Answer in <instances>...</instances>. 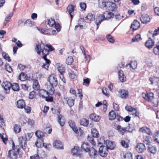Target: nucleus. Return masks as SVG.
Listing matches in <instances>:
<instances>
[{
    "label": "nucleus",
    "instance_id": "nucleus-1",
    "mask_svg": "<svg viewBox=\"0 0 159 159\" xmlns=\"http://www.w3.org/2000/svg\"><path fill=\"white\" fill-rule=\"evenodd\" d=\"M45 45L43 43L38 44L36 45V49L38 54L40 55L41 52L43 55V58L45 61V64L42 66L43 68L48 70L50 61L46 58L48 54V51L45 48Z\"/></svg>",
    "mask_w": 159,
    "mask_h": 159
},
{
    "label": "nucleus",
    "instance_id": "nucleus-2",
    "mask_svg": "<svg viewBox=\"0 0 159 159\" xmlns=\"http://www.w3.org/2000/svg\"><path fill=\"white\" fill-rule=\"evenodd\" d=\"M33 134L34 133L32 132L28 133L25 134V138L21 137L19 138L20 146L24 151H25L27 148H28L27 146L26 140H30L32 138Z\"/></svg>",
    "mask_w": 159,
    "mask_h": 159
},
{
    "label": "nucleus",
    "instance_id": "nucleus-3",
    "mask_svg": "<svg viewBox=\"0 0 159 159\" xmlns=\"http://www.w3.org/2000/svg\"><path fill=\"white\" fill-rule=\"evenodd\" d=\"M143 98L146 101L151 102L153 104L154 107H157L158 105V101L157 98H154V94L152 92L143 93L142 94Z\"/></svg>",
    "mask_w": 159,
    "mask_h": 159
},
{
    "label": "nucleus",
    "instance_id": "nucleus-4",
    "mask_svg": "<svg viewBox=\"0 0 159 159\" xmlns=\"http://www.w3.org/2000/svg\"><path fill=\"white\" fill-rule=\"evenodd\" d=\"M48 80L51 86V87L48 89V90L50 94H52L54 93L53 87L56 86L58 84L56 76L54 74H52L49 76Z\"/></svg>",
    "mask_w": 159,
    "mask_h": 159
},
{
    "label": "nucleus",
    "instance_id": "nucleus-5",
    "mask_svg": "<svg viewBox=\"0 0 159 159\" xmlns=\"http://www.w3.org/2000/svg\"><path fill=\"white\" fill-rule=\"evenodd\" d=\"M100 140L102 141V142H99L98 143V146H100V148L99 149V152L100 155L102 157H105L107 156L108 152V149L107 147L105 146H102V142H105L103 138H101Z\"/></svg>",
    "mask_w": 159,
    "mask_h": 159
},
{
    "label": "nucleus",
    "instance_id": "nucleus-6",
    "mask_svg": "<svg viewBox=\"0 0 159 159\" xmlns=\"http://www.w3.org/2000/svg\"><path fill=\"white\" fill-rule=\"evenodd\" d=\"M13 144L12 149L8 151V157L11 159H17L20 149L19 148L16 149L15 146H14V143H13Z\"/></svg>",
    "mask_w": 159,
    "mask_h": 159
},
{
    "label": "nucleus",
    "instance_id": "nucleus-7",
    "mask_svg": "<svg viewBox=\"0 0 159 159\" xmlns=\"http://www.w3.org/2000/svg\"><path fill=\"white\" fill-rule=\"evenodd\" d=\"M71 152L73 156L81 157L82 155L79 147L75 146L71 150Z\"/></svg>",
    "mask_w": 159,
    "mask_h": 159
},
{
    "label": "nucleus",
    "instance_id": "nucleus-8",
    "mask_svg": "<svg viewBox=\"0 0 159 159\" xmlns=\"http://www.w3.org/2000/svg\"><path fill=\"white\" fill-rule=\"evenodd\" d=\"M67 9L71 19H72L73 16V14H74V11L76 10L75 6L71 4H70L68 5Z\"/></svg>",
    "mask_w": 159,
    "mask_h": 159
},
{
    "label": "nucleus",
    "instance_id": "nucleus-9",
    "mask_svg": "<svg viewBox=\"0 0 159 159\" xmlns=\"http://www.w3.org/2000/svg\"><path fill=\"white\" fill-rule=\"evenodd\" d=\"M35 145L38 148H41L42 147L44 146L45 148H48V147L49 148L51 146L50 144L45 145L42 139H38L35 143Z\"/></svg>",
    "mask_w": 159,
    "mask_h": 159
},
{
    "label": "nucleus",
    "instance_id": "nucleus-10",
    "mask_svg": "<svg viewBox=\"0 0 159 159\" xmlns=\"http://www.w3.org/2000/svg\"><path fill=\"white\" fill-rule=\"evenodd\" d=\"M89 154L90 157L92 158H95L98 155V152L94 148H91L89 151Z\"/></svg>",
    "mask_w": 159,
    "mask_h": 159
},
{
    "label": "nucleus",
    "instance_id": "nucleus-11",
    "mask_svg": "<svg viewBox=\"0 0 159 159\" xmlns=\"http://www.w3.org/2000/svg\"><path fill=\"white\" fill-rule=\"evenodd\" d=\"M106 20L103 13L99 15L97 18L96 23L97 25V29L99 27V24L103 20Z\"/></svg>",
    "mask_w": 159,
    "mask_h": 159
},
{
    "label": "nucleus",
    "instance_id": "nucleus-12",
    "mask_svg": "<svg viewBox=\"0 0 159 159\" xmlns=\"http://www.w3.org/2000/svg\"><path fill=\"white\" fill-rule=\"evenodd\" d=\"M106 8L109 11H115L116 9V4L112 2H107Z\"/></svg>",
    "mask_w": 159,
    "mask_h": 159
},
{
    "label": "nucleus",
    "instance_id": "nucleus-13",
    "mask_svg": "<svg viewBox=\"0 0 159 159\" xmlns=\"http://www.w3.org/2000/svg\"><path fill=\"white\" fill-rule=\"evenodd\" d=\"M146 149L145 145L143 143H139L136 147V150L139 153L143 152Z\"/></svg>",
    "mask_w": 159,
    "mask_h": 159
},
{
    "label": "nucleus",
    "instance_id": "nucleus-14",
    "mask_svg": "<svg viewBox=\"0 0 159 159\" xmlns=\"http://www.w3.org/2000/svg\"><path fill=\"white\" fill-rule=\"evenodd\" d=\"M53 147L57 149H63V145L62 142L59 140H56L53 143Z\"/></svg>",
    "mask_w": 159,
    "mask_h": 159
},
{
    "label": "nucleus",
    "instance_id": "nucleus-15",
    "mask_svg": "<svg viewBox=\"0 0 159 159\" xmlns=\"http://www.w3.org/2000/svg\"><path fill=\"white\" fill-rule=\"evenodd\" d=\"M119 93L120 97L122 98H126L129 96V92L126 90L120 89L119 91Z\"/></svg>",
    "mask_w": 159,
    "mask_h": 159
},
{
    "label": "nucleus",
    "instance_id": "nucleus-16",
    "mask_svg": "<svg viewBox=\"0 0 159 159\" xmlns=\"http://www.w3.org/2000/svg\"><path fill=\"white\" fill-rule=\"evenodd\" d=\"M139 131L140 132L146 133L150 135H151L152 134V132L150 129L147 127H143L140 128Z\"/></svg>",
    "mask_w": 159,
    "mask_h": 159
},
{
    "label": "nucleus",
    "instance_id": "nucleus-17",
    "mask_svg": "<svg viewBox=\"0 0 159 159\" xmlns=\"http://www.w3.org/2000/svg\"><path fill=\"white\" fill-rule=\"evenodd\" d=\"M140 20L144 24H146L149 22L150 19L149 16L146 14H143L140 17Z\"/></svg>",
    "mask_w": 159,
    "mask_h": 159
},
{
    "label": "nucleus",
    "instance_id": "nucleus-18",
    "mask_svg": "<svg viewBox=\"0 0 159 159\" xmlns=\"http://www.w3.org/2000/svg\"><path fill=\"white\" fill-rule=\"evenodd\" d=\"M58 114H57L58 117V121L61 126H63L65 124V120L64 117L62 115H59L58 111Z\"/></svg>",
    "mask_w": 159,
    "mask_h": 159
},
{
    "label": "nucleus",
    "instance_id": "nucleus-19",
    "mask_svg": "<svg viewBox=\"0 0 159 159\" xmlns=\"http://www.w3.org/2000/svg\"><path fill=\"white\" fill-rule=\"evenodd\" d=\"M155 43V42L150 38L147 41L145 44V46L149 49L152 48Z\"/></svg>",
    "mask_w": 159,
    "mask_h": 159
},
{
    "label": "nucleus",
    "instance_id": "nucleus-20",
    "mask_svg": "<svg viewBox=\"0 0 159 159\" xmlns=\"http://www.w3.org/2000/svg\"><path fill=\"white\" fill-rule=\"evenodd\" d=\"M2 86L5 90L8 91L10 90L11 86V84L9 81L5 80L3 82Z\"/></svg>",
    "mask_w": 159,
    "mask_h": 159
},
{
    "label": "nucleus",
    "instance_id": "nucleus-21",
    "mask_svg": "<svg viewBox=\"0 0 159 159\" xmlns=\"http://www.w3.org/2000/svg\"><path fill=\"white\" fill-rule=\"evenodd\" d=\"M140 27V24L139 22L137 20H134L131 25V28L134 30H136L138 29Z\"/></svg>",
    "mask_w": 159,
    "mask_h": 159
},
{
    "label": "nucleus",
    "instance_id": "nucleus-22",
    "mask_svg": "<svg viewBox=\"0 0 159 159\" xmlns=\"http://www.w3.org/2000/svg\"><path fill=\"white\" fill-rule=\"evenodd\" d=\"M69 126L74 132L76 134H78L79 132L75 122L72 120H70L69 121Z\"/></svg>",
    "mask_w": 159,
    "mask_h": 159
},
{
    "label": "nucleus",
    "instance_id": "nucleus-23",
    "mask_svg": "<svg viewBox=\"0 0 159 159\" xmlns=\"http://www.w3.org/2000/svg\"><path fill=\"white\" fill-rule=\"evenodd\" d=\"M105 20L111 19L114 17V14L112 12L107 11L103 13Z\"/></svg>",
    "mask_w": 159,
    "mask_h": 159
},
{
    "label": "nucleus",
    "instance_id": "nucleus-24",
    "mask_svg": "<svg viewBox=\"0 0 159 159\" xmlns=\"http://www.w3.org/2000/svg\"><path fill=\"white\" fill-rule=\"evenodd\" d=\"M106 147L107 149H113L115 147V144L112 141L109 140H106Z\"/></svg>",
    "mask_w": 159,
    "mask_h": 159
},
{
    "label": "nucleus",
    "instance_id": "nucleus-25",
    "mask_svg": "<svg viewBox=\"0 0 159 159\" xmlns=\"http://www.w3.org/2000/svg\"><path fill=\"white\" fill-rule=\"evenodd\" d=\"M39 95L43 98H46L48 96V92L43 89H41L39 91Z\"/></svg>",
    "mask_w": 159,
    "mask_h": 159
},
{
    "label": "nucleus",
    "instance_id": "nucleus-26",
    "mask_svg": "<svg viewBox=\"0 0 159 159\" xmlns=\"http://www.w3.org/2000/svg\"><path fill=\"white\" fill-rule=\"evenodd\" d=\"M67 97L66 96H64V99H66L67 101V103L68 105L70 107L73 106L74 104V100L71 98H69L68 100H67Z\"/></svg>",
    "mask_w": 159,
    "mask_h": 159
},
{
    "label": "nucleus",
    "instance_id": "nucleus-27",
    "mask_svg": "<svg viewBox=\"0 0 159 159\" xmlns=\"http://www.w3.org/2000/svg\"><path fill=\"white\" fill-rule=\"evenodd\" d=\"M90 146L87 143H83L81 146L82 149L84 150L86 152H88L90 149Z\"/></svg>",
    "mask_w": 159,
    "mask_h": 159
},
{
    "label": "nucleus",
    "instance_id": "nucleus-28",
    "mask_svg": "<svg viewBox=\"0 0 159 159\" xmlns=\"http://www.w3.org/2000/svg\"><path fill=\"white\" fill-rule=\"evenodd\" d=\"M118 75L120 80L121 82H124L126 80V78L124 77L123 71L121 70H119Z\"/></svg>",
    "mask_w": 159,
    "mask_h": 159
},
{
    "label": "nucleus",
    "instance_id": "nucleus-29",
    "mask_svg": "<svg viewBox=\"0 0 159 159\" xmlns=\"http://www.w3.org/2000/svg\"><path fill=\"white\" fill-rule=\"evenodd\" d=\"M89 117L91 120L95 121H98L101 119L100 117L99 116L94 113L90 115Z\"/></svg>",
    "mask_w": 159,
    "mask_h": 159
},
{
    "label": "nucleus",
    "instance_id": "nucleus-30",
    "mask_svg": "<svg viewBox=\"0 0 159 159\" xmlns=\"http://www.w3.org/2000/svg\"><path fill=\"white\" fill-rule=\"evenodd\" d=\"M137 63L135 61H132L130 64L126 65V67H127L129 66L133 69H135L137 68Z\"/></svg>",
    "mask_w": 159,
    "mask_h": 159
},
{
    "label": "nucleus",
    "instance_id": "nucleus-31",
    "mask_svg": "<svg viewBox=\"0 0 159 159\" xmlns=\"http://www.w3.org/2000/svg\"><path fill=\"white\" fill-rule=\"evenodd\" d=\"M107 2H106V0H99L98 5L100 8H103L104 7H107Z\"/></svg>",
    "mask_w": 159,
    "mask_h": 159
},
{
    "label": "nucleus",
    "instance_id": "nucleus-32",
    "mask_svg": "<svg viewBox=\"0 0 159 159\" xmlns=\"http://www.w3.org/2000/svg\"><path fill=\"white\" fill-rule=\"evenodd\" d=\"M17 105L18 108H23L25 105V102L23 100H20L17 102Z\"/></svg>",
    "mask_w": 159,
    "mask_h": 159
},
{
    "label": "nucleus",
    "instance_id": "nucleus-33",
    "mask_svg": "<svg viewBox=\"0 0 159 159\" xmlns=\"http://www.w3.org/2000/svg\"><path fill=\"white\" fill-rule=\"evenodd\" d=\"M148 151L152 154H155L157 151V149L156 147L152 146V145H149L148 147Z\"/></svg>",
    "mask_w": 159,
    "mask_h": 159
},
{
    "label": "nucleus",
    "instance_id": "nucleus-34",
    "mask_svg": "<svg viewBox=\"0 0 159 159\" xmlns=\"http://www.w3.org/2000/svg\"><path fill=\"white\" fill-rule=\"evenodd\" d=\"M57 69L60 74L64 73L65 70V68L63 65L60 64H57Z\"/></svg>",
    "mask_w": 159,
    "mask_h": 159
},
{
    "label": "nucleus",
    "instance_id": "nucleus-35",
    "mask_svg": "<svg viewBox=\"0 0 159 159\" xmlns=\"http://www.w3.org/2000/svg\"><path fill=\"white\" fill-rule=\"evenodd\" d=\"M109 119L111 120H112L115 119L116 116L115 112L113 110L109 112L108 115Z\"/></svg>",
    "mask_w": 159,
    "mask_h": 159
},
{
    "label": "nucleus",
    "instance_id": "nucleus-36",
    "mask_svg": "<svg viewBox=\"0 0 159 159\" xmlns=\"http://www.w3.org/2000/svg\"><path fill=\"white\" fill-rule=\"evenodd\" d=\"M154 53L156 55H159V41L157 43L153 49Z\"/></svg>",
    "mask_w": 159,
    "mask_h": 159
},
{
    "label": "nucleus",
    "instance_id": "nucleus-37",
    "mask_svg": "<svg viewBox=\"0 0 159 159\" xmlns=\"http://www.w3.org/2000/svg\"><path fill=\"white\" fill-rule=\"evenodd\" d=\"M13 12L10 13H9V15H8L5 18V21L3 24V25L4 26H6L7 23L9 21V20L11 19V17L13 15Z\"/></svg>",
    "mask_w": 159,
    "mask_h": 159
},
{
    "label": "nucleus",
    "instance_id": "nucleus-38",
    "mask_svg": "<svg viewBox=\"0 0 159 159\" xmlns=\"http://www.w3.org/2000/svg\"><path fill=\"white\" fill-rule=\"evenodd\" d=\"M35 134L38 138V139H42L44 136L43 133L40 130L37 131L35 133Z\"/></svg>",
    "mask_w": 159,
    "mask_h": 159
},
{
    "label": "nucleus",
    "instance_id": "nucleus-39",
    "mask_svg": "<svg viewBox=\"0 0 159 159\" xmlns=\"http://www.w3.org/2000/svg\"><path fill=\"white\" fill-rule=\"evenodd\" d=\"M116 129L118 130L120 134L122 135H123L124 134L125 132L126 129L125 128L122 127L120 125H118Z\"/></svg>",
    "mask_w": 159,
    "mask_h": 159
},
{
    "label": "nucleus",
    "instance_id": "nucleus-40",
    "mask_svg": "<svg viewBox=\"0 0 159 159\" xmlns=\"http://www.w3.org/2000/svg\"><path fill=\"white\" fill-rule=\"evenodd\" d=\"M46 22L47 24L50 27L53 26L55 23L54 20L52 18L48 19Z\"/></svg>",
    "mask_w": 159,
    "mask_h": 159
},
{
    "label": "nucleus",
    "instance_id": "nucleus-41",
    "mask_svg": "<svg viewBox=\"0 0 159 159\" xmlns=\"http://www.w3.org/2000/svg\"><path fill=\"white\" fill-rule=\"evenodd\" d=\"M80 123L81 125L86 126L89 124V120L86 119L84 118L80 120Z\"/></svg>",
    "mask_w": 159,
    "mask_h": 159
},
{
    "label": "nucleus",
    "instance_id": "nucleus-42",
    "mask_svg": "<svg viewBox=\"0 0 159 159\" xmlns=\"http://www.w3.org/2000/svg\"><path fill=\"white\" fill-rule=\"evenodd\" d=\"M11 88L14 91H18L19 90V86L17 83H13L11 84Z\"/></svg>",
    "mask_w": 159,
    "mask_h": 159
},
{
    "label": "nucleus",
    "instance_id": "nucleus-43",
    "mask_svg": "<svg viewBox=\"0 0 159 159\" xmlns=\"http://www.w3.org/2000/svg\"><path fill=\"white\" fill-rule=\"evenodd\" d=\"M91 133L93 136L94 137L97 138L99 136L98 132L95 129H91Z\"/></svg>",
    "mask_w": 159,
    "mask_h": 159
},
{
    "label": "nucleus",
    "instance_id": "nucleus-44",
    "mask_svg": "<svg viewBox=\"0 0 159 159\" xmlns=\"http://www.w3.org/2000/svg\"><path fill=\"white\" fill-rule=\"evenodd\" d=\"M33 88L35 90H38L40 89V86L39 85L38 81L36 80L34 81L33 84Z\"/></svg>",
    "mask_w": 159,
    "mask_h": 159
},
{
    "label": "nucleus",
    "instance_id": "nucleus-45",
    "mask_svg": "<svg viewBox=\"0 0 159 159\" xmlns=\"http://www.w3.org/2000/svg\"><path fill=\"white\" fill-rule=\"evenodd\" d=\"M14 130L16 134L19 133L21 131V128L20 126L16 124L14 127Z\"/></svg>",
    "mask_w": 159,
    "mask_h": 159
},
{
    "label": "nucleus",
    "instance_id": "nucleus-46",
    "mask_svg": "<svg viewBox=\"0 0 159 159\" xmlns=\"http://www.w3.org/2000/svg\"><path fill=\"white\" fill-rule=\"evenodd\" d=\"M124 159H132V154L131 152H127L124 155Z\"/></svg>",
    "mask_w": 159,
    "mask_h": 159
},
{
    "label": "nucleus",
    "instance_id": "nucleus-47",
    "mask_svg": "<svg viewBox=\"0 0 159 159\" xmlns=\"http://www.w3.org/2000/svg\"><path fill=\"white\" fill-rule=\"evenodd\" d=\"M38 155L39 157L41 158H44L46 157V155L45 152L43 151H39L38 153Z\"/></svg>",
    "mask_w": 159,
    "mask_h": 159
},
{
    "label": "nucleus",
    "instance_id": "nucleus-48",
    "mask_svg": "<svg viewBox=\"0 0 159 159\" xmlns=\"http://www.w3.org/2000/svg\"><path fill=\"white\" fill-rule=\"evenodd\" d=\"M149 80L152 84L158 83V81L159 80V79L158 78L150 77L149 79Z\"/></svg>",
    "mask_w": 159,
    "mask_h": 159
},
{
    "label": "nucleus",
    "instance_id": "nucleus-49",
    "mask_svg": "<svg viewBox=\"0 0 159 159\" xmlns=\"http://www.w3.org/2000/svg\"><path fill=\"white\" fill-rule=\"evenodd\" d=\"M141 39H142L141 38L140 35V34H138L134 38L132 39V41L133 42H138Z\"/></svg>",
    "mask_w": 159,
    "mask_h": 159
},
{
    "label": "nucleus",
    "instance_id": "nucleus-50",
    "mask_svg": "<svg viewBox=\"0 0 159 159\" xmlns=\"http://www.w3.org/2000/svg\"><path fill=\"white\" fill-rule=\"evenodd\" d=\"M125 109L127 110L128 111L132 112V113L134 111H135V109L133 108L131 106H126L125 107Z\"/></svg>",
    "mask_w": 159,
    "mask_h": 159
},
{
    "label": "nucleus",
    "instance_id": "nucleus-51",
    "mask_svg": "<svg viewBox=\"0 0 159 159\" xmlns=\"http://www.w3.org/2000/svg\"><path fill=\"white\" fill-rule=\"evenodd\" d=\"M73 61V58L71 57H69L66 59V63L68 65H70Z\"/></svg>",
    "mask_w": 159,
    "mask_h": 159
},
{
    "label": "nucleus",
    "instance_id": "nucleus-52",
    "mask_svg": "<svg viewBox=\"0 0 159 159\" xmlns=\"http://www.w3.org/2000/svg\"><path fill=\"white\" fill-rule=\"evenodd\" d=\"M5 68L6 70L9 73H11L12 71V69L11 66L9 64H6L5 65Z\"/></svg>",
    "mask_w": 159,
    "mask_h": 159
},
{
    "label": "nucleus",
    "instance_id": "nucleus-53",
    "mask_svg": "<svg viewBox=\"0 0 159 159\" xmlns=\"http://www.w3.org/2000/svg\"><path fill=\"white\" fill-rule=\"evenodd\" d=\"M29 20L24 21L23 20H20L18 21V25L19 26H23L26 24V22H29Z\"/></svg>",
    "mask_w": 159,
    "mask_h": 159
},
{
    "label": "nucleus",
    "instance_id": "nucleus-54",
    "mask_svg": "<svg viewBox=\"0 0 159 159\" xmlns=\"http://www.w3.org/2000/svg\"><path fill=\"white\" fill-rule=\"evenodd\" d=\"M86 17L88 20H93L95 19V16L92 14L90 13L88 14L86 16Z\"/></svg>",
    "mask_w": 159,
    "mask_h": 159
},
{
    "label": "nucleus",
    "instance_id": "nucleus-55",
    "mask_svg": "<svg viewBox=\"0 0 159 159\" xmlns=\"http://www.w3.org/2000/svg\"><path fill=\"white\" fill-rule=\"evenodd\" d=\"M87 139L93 145H95L96 143L94 141L93 138L91 136L88 135Z\"/></svg>",
    "mask_w": 159,
    "mask_h": 159
},
{
    "label": "nucleus",
    "instance_id": "nucleus-56",
    "mask_svg": "<svg viewBox=\"0 0 159 159\" xmlns=\"http://www.w3.org/2000/svg\"><path fill=\"white\" fill-rule=\"evenodd\" d=\"M107 39L108 41L111 43H114L115 42V40L113 37L111 35L109 34L107 36Z\"/></svg>",
    "mask_w": 159,
    "mask_h": 159
},
{
    "label": "nucleus",
    "instance_id": "nucleus-57",
    "mask_svg": "<svg viewBox=\"0 0 159 159\" xmlns=\"http://www.w3.org/2000/svg\"><path fill=\"white\" fill-rule=\"evenodd\" d=\"M69 76L70 78L72 79H74L76 78L77 77L76 74L74 71H72L69 74Z\"/></svg>",
    "mask_w": 159,
    "mask_h": 159
},
{
    "label": "nucleus",
    "instance_id": "nucleus-58",
    "mask_svg": "<svg viewBox=\"0 0 159 159\" xmlns=\"http://www.w3.org/2000/svg\"><path fill=\"white\" fill-rule=\"evenodd\" d=\"M2 56L3 58L7 60L8 61H11L10 57L7 54H6L5 52H3L2 53Z\"/></svg>",
    "mask_w": 159,
    "mask_h": 159
},
{
    "label": "nucleus",
    "instance_id": "nucleus-59",
    "mask_svg": "<svg viewBox=\"0 0 159 159\" xmlns=\"http://www.w3.org/2000/svg\"><path fill=\"white\" fill-rule=\"evenodd\" d=\"M35 96V92L34 91L30 92L29 94V98L30 99H33Z\"/></svg>",
    "mask_w": 159,
    "mask_h": 159
},
{
    "label": "nucleus",
    "instance_id": "nucleus-60",
    "mask_svg": "<svg viewBox=\"0 0 159 159\" xmlns=\"http://www.w3.org/2000/svg\"><path fill=\"white\" fill-rule=\"evenodd\" d=\"M84 52V55L85 56V62L86 63H89V61H90V59L91 57H90V56H89V55L86 56V53H85V51H84V52Z\"/></svg>",
    "mask_w": 159,
    "mask_h": 159
},
{
    "label": "nucleus",
    "instance_id": "nucleus-61",
    "mask_svg": "<svg viewBox=\"0 0 159 159\" xmlns=\"http://www.w3.org/2000/svg\"><path fill=\"white\" fill-rule=\"evenodd\" d=\"M154 140L159 143V131H157L155 134Z\"/></svg>",
    "mask_w": 159,
    "mask_h": 159
},
{
    "label": "nucleus",
    "instance_id": "nucleus-62",
    "mask_svg": "<svg viewBox=\"0 0 159 159\" xmlns=\"http://www.w3.org/2000/svg\"><path fill=\"white\" fill-rule=\"evenodd\" d=\"M80 7L83 10H85L86 8V4L84 2H80Z\"/></svg>",
    "mask_w": 159,
    "mask_h": 159
},
{
    "label": "nucleus",
    "instance_id": "nucleus-63",
    "mask_svg": "<svg viewBox=\"0 0 159 159\" xmlns=\"http://www.w3.org/2000/svg\"><path fill=\"white\" fill-rule=\"evenodd\" d=\"M54 25L56 29L58 32H59L61 30L60 25L59 23L58 22H55Z\"/></svg>",
    "mask_w": 159,
    "mask_h": 159
},
{
    "label": "nucleus",
    "instance_id": "nucleus-64",
    "mask_svg": "<svg viewBox=\"0 0 159 159\" xmlns=\"http://www.w3.org/2000/svg\"><path fill=\"white\" fill-rule=\"evenodd\" d=\"M121 143L122 146L125 148H127L129 147L128 143L124 140L121 141Z\"/></svg>",
    "mask_w": 159,
    "mask_h": 159
}]
</instances>
